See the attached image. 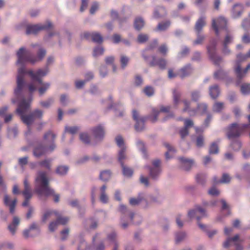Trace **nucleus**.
Masks as SVG:
<instances>
[{"label": "nucleus", "mask_w": 250, "mask_h": 250, "mask_svg": "<svg viewBox=\"0 0 250 250\" xmlns=\"http://www.w3.org/2000/svg\"><path fill=\"white\" fill-rule=\"evenodd\" d=\"M206 175L203 173H200L196 175V180L198 183L203 185L206 181Z\"/></svg>", "instance_id": "49"}, {"label": "nucleus", "mask_w": 250, "mask_h": 250, "mask_svg": "<svg viewBox=\"0 0 250 250\" xmlns=\"http://www.w3.org/2000/svg\"><path fill=\"white\" fill-rule=\"evenodd\" d=\"M56 135L51 131H49L44 135V140L45 146L43 147L42 146H36L33 151V154L35 157L39 158L43 155L46 152H51L53 151L56 146L54 144V140Z\"/></svg>", "instance_id": "4"}, {"label": "nucleus", "mask_w": 250, "mask_h": 250, "mask_svg": "<svg viewBox=\"0 0 250 250\" xmlns=\"http://www.w3.org/2000/svg\"><path fill=\"white\" fill-rule=\"evenodd\" d=\"M56 220L59 224L65 225L69 221V218L66 217H61L59 213L58 212V216L56 217Z\"/></svg>", "instance_id": "54"}, {"label": "nucleus", "mask_w": 250, "mask_h": 250, "mask_svg": "<svg viewBox=\"0 0 250 250\" xmlns=\"http://www.w3.org/2000/svg\"><path fill=\"white\" fill-rule=\"evenodd\" d=\"M116 142L120 150L118 152V159L121 166L124 165V161L127 159L126 155V147L125 146L124 141L122 137L118 136L116 138Z\"/></svg>", "instance_id": "7"}, {"label": "nucleus", "mask_w": 250, "mask_h": 250, "mask_svg": "<svg viewBox=\"0 0 250 250\" xmlns=\"http://www.w3.org/2000/svg\"><path fill=\"white\" fill-rule=\"evenodd\" d=\"M32 47H38L39 51L37 56L30 54L29 51L24 47H21L16 52L17 60L16 65L18 67L17 76V86L15 89V94L19 96L25 86L24 77L26 73V64L30 63L34 64L41 61L46 55V50L38 44H32Z\"/></svg>", "instance_id": "1"}, {"label": "nucleus", "mask_w": 250, "mask_h": 250, "mask_svg": "<svg viewBox=\"0 0 250 250\" xmlns=\"http://www.w3.org/2000/svg\"><path fill=\"white\" fill-rule=\"evenodd\" d=\"M205 24L206 17L204 16L201 17L197 21L195 26V31L198 34H199Z\"/></svg>", "instance_id": "27"}, {"label": "nucleus", "mask_w": 250, "mask_h": 250, "mask_svg": "<svg viewBox=\"0 0 250 250\" xmlns=\"http://www.w3.org/2000/svg\"><path fill=\"white\" fill-rule=\"evenodd\" d=\"M241 146V144L240 142L238 141H236L232 142L231 144L230 147L231 149L234 150H239Z\"/></svg>", "instance_id": "59"}, {"label": "nucleus", "mask_w": 250, "mask_h": 250, "mask_svg": "<svg viewBox=\"0 0 250 250\" xmlns=\"http://www.w3.org/2000/svg\"><path fill=\"white\" fill-rule=\"evenodd\" d=\"M148 39V36L146 34H140L138 35L137 42L139 43H143L146 42Z\"/></svg>", "instance_id": "57"}, {"label": "nucleus", "mask_w": 250, "mask_h": 250, "mask_svg": "<svg viewBox=\"0 0 250 250\" xmlns=\"http://www.w3.org/2000/svg\"><path fill=\"white\" fill-rule=\"evenodd\" d=\"M18 134V129L17 127L12 128L8 129V136L10 138L15 137Z\"/></svg>", "instance_id": "51"}, {"label": "nucleus", "mask_w": 250, "mask_h": 250, "mask_svg": "<svg viewBox=\"0 0 250 250\" xmlns=\"http://www.w3.org/2000/svg\"><path fill=\"white\" fill-rule=\"evenodd\" d=\"M82 37L87 40L91 39L93 42L101 43L103 42V38L101 35L97 32H84Z\"/></svg>", "instance_id": "13"}, {"label": "nucleus", "mask_w": 250, "mask_h": 250, "mask_svg": "<svg viewBox=\"0 0 250 250\" xmlns=\"http://www.w3.org/2000/svg\"><path fill=\"white\" fill-rule=\"evenodd\" d=\"M248 127V125H238L236 123H233L230 125L227 129V135L229 139L238 137L244 129Z\"/></svg>", "instance_id": "6"}, {"label": "nucleus", "mask_w": 250, "mask_h": 250, "mask_svg": "<svg viewBox=\"0 0 250 250\" xmlns=\"http://www.w3.org/2000/svg\"><path fill=\"white\" fill-rule=\"evenodd\" d=\"M35 85L37 86V89H38L40 96H42L49 89L50 83H43L42 81L41 83H39L35 82Z\"/></svg>", "instance_id": "22"}, {"label": "nucleus", "mask_w": 250, "mask_h": 250, "mask_svg": "<svg viewBox=\"0 0 250 250\" xmlns=\"http://www.w3.org/2000/svg\"><path fill=\"white\" fill-rule=\"evenodd\" d=\"M187 237L185 232L179 231L175 234V241L176 244H179L184 241Z\"/></svg>", "instance_id": "34"}, {"label": "nucleus", "mask_w": 250, "mask_h": 250, "mask_svg": "<svg viewBox=\"0 0 250 250\" xmlns=\"http://www.w3.org/2000/svg\"><path fill=\"white\" fill-rule=\"evenodd\" d=\"M68 168L66 166H59L56 169L57 173L60 175L65 174L68 171Z\"/></svg>", "instance_id": "53"}, {"label": "nucleus", "mask_w": 250, "mask_h": 250, "mask_svg": "<svg viewBox=\"0 0 250 250\" xmlns=\"http://www.w3.org/2000/svg\"><path fill=\"white\" fill-rule=\"evenodd\" d=\"M243 10V6L239 4H235L232 8V17L234 18H238Z\"/></svg>", "instance_id": "28"}, {"label": "nucleus", "mask_w": 250, "mask_h": 250, "mask_svg": "<svg viewBox=\"0 0 250 250\" xmlns=\"http://www.w3.org/2000/svg\"><path fill=\"white\" fill-rule=\"evenodd\" d=\"M23 236L25 238H28L34 236L35 235L32 233V231L30 230L29 229H24L22 232Z\"/></svg>", "instance_id": "63"}, {"label": "nucleus", "mask_w": 250, "mask_h": 250, "mask_svg": "<svg viewBox=\"0 0 250 250\" xmlns=\"http://www.w3.org/2000/svg\"><path fill=\"white\" fill-rule=\"evenodd\" d=\"M92 134L95 139H101L104 136V130L101 125H98L92 129Z\"/></svg>", "instance_id": "25"}, {"label": "nucleus", "mask_w": 250, "mask_h": 250, "mask_svg": "<svg viewBox=\"0 0 250 250\" xmlns=\"http://www.w3.org/2000/svg\"><path fill=\"white\" fill-rule=\"evenodd\" d=\"M224 108V104L222 102H215L212 106V110L214 112H220Z\"/></svg>", "instance_id": "38"}, {"label": "nucleus", "mask_w": 250, "mask_h": 250, "mask_svg": "<svg viewBox=\"0 0 250 250\" xmlns=\"http://www.w3.org/2000/svg\"><path fill=\"white\" fill-rule=\"evenodd\" d=\"M104 49L102 47H97L94 49L93 56L95 57H98L104 53Z\"/></svg>", "instance_id": "56"}, {"label": "nucleus", "mask_w": 250, "mask_h": 250, "mask_svg": "<svg viewBox=\"0 0 250 250\" xmlns=\"http://www.w3.org/2000/svg\"><path fill=\"white\" fill-rule=\"evenodd\" d=\"M205 216V210L200 207H196L194 209L190 210L188 212V217L190 219L195 218L197 220H199L201 218Z\"/></svg>", "instance_id": "12"}, {"label": "nucleus", "mask_w": 250, "mask_h": 250, "mask_svg": "<svg viewBox=\"0 0 250 250\" xmlns=\"http://www.w3.org/2000/svg\"><path fill=\"white\" fill-rule=\"evenodd\" d=\"M250 69V63L248 64L247 67L243 70H241L240 65H238L235 68V72L238 78L243 77L247 73L248 70Z\"/></svg>", "instance_id": "33"}, {"label": "nucleus", "mask_w": 250, "mask_h": 250, "mask_svg": "<svg viewBox=\"0 0 250 250\" xmlns=\"http://www.w3.org/2000/svg\"><path fill=\"white\" fill-rule=\"evenodd\" d=\"M231 180V177L230 176L227 174L224 173L222 175V179L219 181H216V179H214V182L216 183H229Z\"/></svg>", "instance_id": "41"}, {"label": "nucleus", "mask_w": 250, "mask_h": 250, "mask_svg": "<svg viewBox=\"0 0 250 250\" xmlns=\"http://www.w3.org/2000/svg\"><path fill=\"white\" fill-rule=\"evenodd\" d=\"M51 26V24L49 21L42 24L29 25L26 27V33L27 34H35L40 31L48 29Z\"/></svg>", "instance_id": "9"}, {"label": "nucleus", "mask_w": 250, "mask_h": 250, "mask_svg": "<svg viewBox=\"0 0 250 250\" xmlns=\"http://www.w3.org/2000/svg\"><path fill=\"white\" fill-rule=\"evenodd\" d=\"M183 103L184 105L183 111V112H188L190 116L194 115L196 113V111L193 109H190L189 107L190 102L188 100H183Z\"/></svg>", "instance_id": "32"}, {"label": "nucleus", "mask_w": 250, "mask_h": 250, "mask_svg": "<svg viewBox=\"0 0 250 250\" xmlns=\"http://www.w3.org/2000/svg\"><path fill=\"white\" fill-rule=\"evenodd\" d=\"M243 240L240 238L239 235H236L233 237L228 238L224 243V247L227 248L232 246H235L236 250H242L243 247L241 244Z\"/></svg>", "instance_id": "8"}, {"label": "nucleus", "mask_w": 250, "mask_h": 250, "mask_svg": "<svg viewBox=\"0 0 250 250\" xmlns=\"http://www.w3.org/2000/svg\"><path fill=\"white\" fill-rule=\"evenodd\" d=\"M28 157L25 156L23 157L20 158L18 159V164L22 167L25 166L28 163Z\"/></svg>", "instance_id": "62"}, {"label": "nucleus", "mask_w": 250, "mask_h": 250, "mask_svg": "<svg viewBox=\"0 0 250 250\" xmlns=\"http://www.w3.org/2000/svg\"><path fill=\"white\" fill-rule=\"evenodd\" d=\"M132 116L134 120L136 121L135 125V129L137 131H141L144 128V123L145 119L144 118L140 117L138 112L133 110L132 111Z\"/></svg>", "instance_id": "14"}, {"label": "nucleus", "mask_w": 250, "mask_h": 250, "mask_svg": "<svg viewBox=\"0 0 250 250\" xmlns=\"http://www.w3.org/2000/svg\"><path fill=\"white\" fill-rule=\"evenodd\" d=\"M209 93L212 99H216L220 94V89L218 86L215 84L210 86L209 88Z\"/></svg>", "instance_id": "26"}, {"label": "nucleus", "mask_w": 250, "mask_h": 250, "mask_svg": "<svg viewBox=\"0 0 250 250\" xmlns=\"http://www.w3.org/2000/svg\"><path fill=\"white\" fill-rule=\"evenodd\" d=\"M106 189V187L105 185H103L100 188V200L102 203L104 204L107 203L108 201V197L105 193Z\"/></svg>", "instance_id": "35"}, {"label": "nucleus", "mask_w": 250, "mask_h": 250, "mask_svg": "<svg viewBox=\"0 0 250 250\" xmlns=\"http://www.w3.org/2000/svg\"><path fill=\"white\" fill-rule=\"evenodd\" d=\"M104 242L106 245L113 244L114 245L113 250H117V233L115 231L111 232L107 235L106 239Z\"/></svg>", "instance_id": "16"}, {"label": "nucleus", "mask_w": 250, "mask_h": 250, "mask_svg": "<svg viewBox=\"0 0 250 250\" xmlns=\"http://www.w3.org/2000/svg\"><path fill=\"white\" fill-rule=\"evenodd\" d=\"M80 139L83 143L87 144L90 142V139L86 133H82L80 134Z\"/></svg>", "instance_id": "52"}, {"label": "nucleus", "mask_w": 250, "mask_h": 250, "mask_svg": "<svg viewBox=\"0 0 250 250\" xmlns=\"http://www.w3.org/2000/svg\"><path fill=\"white\" fill-rule=\"evenodd\" d=\"M217 44V41L215 40H213L211 41L210 44L208 46L207 49L208 52L210 59L216 64L221 61V58L217 56L216 51V46Z\"/></svg>", "instance_id": "11"}, {"label": "nucleus", "mask_w": 250, "mask_h": 250, "mask_svg": "<svg viewBox=\"0 0 250 250\" xmlns=\"http://www.w3.org/2000/svg\"><path fill=\"white\" fill-rule=\"evenodd\" d=\"M165 146L167 149V151L166 152V157L167 159H169L171 157L169 155L174 153L175 149L168 143H165Z\"/></svg>", "instance_id": "46"}, {"label": "nucleus", "mask_w": 250, "mask_h": 250, "mask_svg": "<svg viewBox=\"0 0 250 250\" xmlns=\"http://www.w3.org/2000/svg\"><path fill=\"white\" fill-rule=\"evenodd\" d=\"M78 131V127L76 126L68 127L66 126L65 127V131L69 132L70 134L73 135L77 132Z\"/></svg>", "instance_id": "64"}, {"label": "nucleus", "mask_w": 250, "mask_h": 250, "mask_svg": "<svg viewBox=\"0 0 250 250\" xmlns=\"http://www.w3.org/2000/svg\"><path fill=\"white\" fill-rule=\"evenodd\" d=\"M170 25V22L169 21L165 22H162L158 24L156 31H163L167 29Z\"/></svg>", "instance_id": "36"}, {"label": "nucleus", "mask_w": 250, "mask_h": 250, "mask_svg": "<svg viewBox=\"0 0 250 250\" xmlns=\"http://www.w3.org/2000/svg\"><path fill=\"white\" fill-rule=\"evenodd\" d=\"M145 25L144 20L141 17L136 18L134 21V27L136 29L140 30Z\"/></svg>", "instance_id": "37"}, {"label": "nucleus", "mask_w": 250, "mask_h": 250, "mask_svg": "<svg viewBox=\"0 0 250 250\" xmlns=\"http://www.w3.org/2000/svg\"><path fill=\"white\" fill-rule=\"evenodd\" d=\"M20 223V219L18 216H13L12 222L8 226V230L12 235L16 234Z\"/></svg>", "instance_id": "18"}, {"label": "nucleus", "mask_w": 250, "mask_h": 250, "mask_svg": "<svg viewBox=\"0 0 250 250\" xmlns=\"http://www.w3.org/2000/svg\"><path fill=\"white\" fill-rule=\"evenodd\" d=\"M167 62L164 59H157L155 57H152V60L150 62L152 66L157 65L160 68L164 69L166 68Z\"/></svg>", "instance_id": "23"}, {"label": "nucleus", "mask_w": 250, "mask_h": 250, "mask_svg": "<svg viewBox=\"0 0 250 250\" xmlns=\"http://www.w3.org/2000/svg\"><path fill=\"white\" fill-rule=\"evenodd\" d=\"M35 191L40 198L53 196L55 202L59 201L60 196L55 194L54 190L49 187V179L44 172H38L35 180Z\"/></svg>", "instance_id": "3"}, {"label": "nucleus", "mask_w": 250, "mask_h": 250, "mask_svg": "<svg viewBox=\"0 0 250 250\" xmlns=\"http://www.w3.org/2000/svg\"><path fill=\"white\" fill-rule=\"evenodd\" d=\"M241 91L243 94H248L250 93V84H243L241 86Z\"/></svg>", "instance_id": "55"}, {"label": "nucleus", "mask_w": 250, "mask_h": 250, "mask_svg": "<svg viewBox=\"0 0 250 250\" xmlns=\"http://www.w3.org/2000/svg\"><path fill=\"white\" fill-rule=\"evenodd\" d=\"M69 229L68 228H65L63 230L61 231V240L62 241L65 240L69 235Z\"/></svg>", "instance_id": "60"}, {"label": "nucleus", "mask_w": 250, "mask_h": 250, "mask_svg": "<svg viewBox=\"0 0 250 250\" xmlns=\"http://www.w3.org/2000/svg\"><path fill=\"white\" fill-rule=\"evenodd\" d=\"M24 189L22 193L24 197L27 198H31L33 193L30 187V185L28 182L27 179L25 178L23 181Z\"/></svg>", "instance_id": "21"}, {"label": "nucleus", "mask_w": 250, "mask_h": 250, "mask_svg": "<svg viewBox=\"0 0 250 250\" xmlns=\"http://www.w3.org/2000/svg\"><path fill=\"white\" fill-rule=\"evenodd\" d=\"M54 100L52 98H49L46 101H42L40 102V104L41 106L44 108H48L53 103Z\"/></svg>", "instance_id": "48"}, {"label": "nucleus", "mask_w": 250, "mask_h": 250, "mask_svg": "<svg viewBox=\"0 0 250 250\" xmlns=\"http://www.w3.org/2000/svg\"><path fill=\"white\" fill-rule=\"evenodd\" d=\"M134 214L130 212L128 216H122L121 220V226L123 229H126L132 222Z\"/></svg>", "instance_id": "20"}, {"label": "nucleus", "mask_w": 250, "mask_h": 250, "mask_svg": "<svg viewBox=\"0 0 250 250\" xmlns=\"http://www.w3.org/2000/svg\"><path fill=\"white\" fill-rule=\"evenodd\" d=\"M192 72V69L190 65H187L181 68L179 71V76L183 78Z\"/></svg>", "instance_id": "31"}, {"label": "nucleus", "mask_w": 250, "mask_h": 250, "mask_svg": "<svg viewBox=\"0 0 250 250\" xmlns=\"http://www.w3.org/2000/svg\"><path fill=\"white\" fill-rule=\"evenodd\" d=\"M51 160L45 159L42 161L39 162V166L41 167H44L47 169H50L51 167Z\"/></svg>", "instance_id": "45"}, {"label": "nucleus", "mask_w": 250, "mask_h": 250, "mask_svg": "<svg viewBox=\"0 0 250 250\" xmlns=\"http://www.w3.org/2000/svg\"><path fill=\"white\" fill-rule=\"evenodd\" d=\"M178 159L181 167L185 170H188L194 164V161L192 159L185 157H179Z\"/></svg>", "instance_id": "19"}, {"label": "nucleus", "mask_w": 250, "mask_h": 250, "mask_svg": "<svg viewBox=\"0 0 250 250\" xmlns=\"http://www.w3.org/2000/svg\"><path fill=\"white\" fill-rule=\"evenodd\" d=\"M24 86L22 88L21 92L19 96H16L14 93L15 96L18 100H20L18 107L16 109V112L21 117V121L23 123L28 126L32 125L35 119H41L43 116V111L41 109L37 108L33 110L29 115H25L27 110L29 108L30 104L33 100V97L31 94L29 95L27 99L23 97V90Z\"/></svg>", "instance_id": "2"}, {"label": "nucleus", "mask_w": 250, "mask_h": 250, "mask_svg": "<svg viewBox=\"0 0 250 250\" xmlns=\"http://www.w3.org/2000/svg\"><path fill=\"white\" fill-rule=\"evenodd\" d=\"M219 151L218 146L216 143H212L209 149V153L210 154H217Z\"/></svg>", "instance_id": "47"}, {"label": "nucleus", "mask_w": 250, "mask_h": 250, "mask_svg": "<svg viewBox=\"0 0 250 250\" xmlns=\"http://www.w3.org/2000/svg\"><path fill=\"white\" fill-rule=\"evenodd\" d=\"M218 26L220 28L227 29L226 28L227 21V20L223 17H220L217 20Z\"/></svg>", "instance_id": "43"}, {"label": "nucleus", "mask_w": 250, "mask_h": 250, "mask_svg": "<svg viewBox=\"0 0 250 250\" xmlns=\"http://www.w3.org/2000/svg\"><path fill=\"white\" fill-rule=\"evenodd\" d=\"M138 148L142 151L144 157H146L145 146L144 143L141 140H138L136 142Z\"/></svg>", "instance_id": "50"}, {"label": "nucleus", "mask_w": 250, "mask_h": 250, "mask_svg": "<svg viewBox=\"0 0 250 250\" xmlns=\"http://www.w3.org/2000/svg\"><path fill=\"white\" fill-rule=\"evenodd\" d=\"M59 223L57 220L51 222L48 226V229L50 231L54 232L58 228Z\"/></svg>", "instance_id": "58"}, {"label": "nucleus", "mask_w": 250, "mask_h": 250, "mask_svg": "<svg viewBox=\"0 0 250 250\" xmlns=\"http://www.w3.org/2000/svg\"><path fill=\"white\" fill-rule=\"evenodd\" d=\"M123 168V173L124 176L126 177H131L133 173L132 169L126 167L124 165L121 166Z\"/></svg>", "instance_id": "44"}, {"label": "nucleus", "mask_w": 250, "mask_h": 250, "mask_svg": "<svg viewBox=\"0 0 250 250\" xmlns=\"http://www.w3.org/2000/svg\"><path fill=\"white\" fill-rule=\"evenodd\" d=\"M170 109L171 107L169 106H162L160 110L154 108L152 110V116H150L149 119L151 122H155L157 120V117L160 112H168Z\"/></svg>", "instance_id": "17"}, {"label": "nucleus", "mask_w": 250, "mask_h": 250, "mask_svg": "<svg viewBox=\"0 0 250 250\" xmlns=\"http://www.w3.org/2000/svg\"><path fill=\"white\" fill-rule=\"evenodd\" d=\"M17 202L16 199L11 200L9 196L5 194L4 195L3 203L5 206L9 208V212L11 214H13L15 212V207Z\"/></svg>", "instance_id": "15"}, {"label": "nucleus", "mask_w": 250, "mask_h": 250, "mask_svg": "<svg viewBox=\"0 0 250 250\" xmlns=\"http://www.w3.org/2000/svg\"><path fill=\"white\" fill-rule=\"evenodd\" d=\"M129 61V58L128 57L124 55H122L120 57L121 67L123 69H124L127 65Z\"/></svg>", "instance_id": "40"}, {"label": "nucleus", "mask_w": 250, "mask_h": 250, "mask_svg": "<svg viewBox=\"0 0 250 250\" xmlns=\"http://www.w3.org/2000/svg\"><path fill=\"white\" fill-rule=\"evenodd\" d=\"M204 139L202 136H198L196 140V146L198 147H201L204 146Z\"/></svg>", "instance_id": "61"}, {"label": "nucleus", "mask_w": 250, "mask_h": 250, "mask_svg": "<svg viewBox=\"0 0 250 250\" xmlns=\"http://www.w3.org/2000/svg\"><path fill=\"white\" fill-rule=\"evenodd\" d=\"M26 72L25 75L28 74L32 79V82L28 85V87L29 91L33 92L37 90V86L35 85V82L41 83L42 78L47 74L49 69L47 66H45L44 68L38 69L36 72L32 70H26Z\"/></svg>", "instance_id": "5"}, {"label": "nucleus", "mask_w": 250, "mask_h": 250, "mask_svg": "<svg viewBox=\"0 0 250 250\" xmlns=\"http://www.w3.org/2000/svg\"><path fill=\"white\" fill-rule=\"evenodd\" d=\"M233 35L228 29H226V35L222 42L223 45H228L233 42Z\"/></svg>", "instance_id": "29"}, {"label": "nucleus", "mask_w": 250, "mask_h": 250, "mask_svg": "<svg viewBox=\"0 0 250 250\" xmlns=\"http://www.w3.org/2000/svg\"><path fill=\"white\" fill-rule=\"evenodd\" d=\"M57 216H58L57 211L53 210H48L43 215L42 220L43 222H46L49 219H56Z\"/></svg>", "instance_id": "24"}, {"label": "nucleus", "mask_w": 250, "mask_h": 250, "mask_svg": "<svg viewBox=\"0 0 250 250\" xmlns=\"http://www.w3.org/2000/svg\"><path fill=\"white\" fill-rule=\"evenodd\" d=\"M173 107L177 108L178 104L180 103V99L181 95L179 92H178L176 90H174L173 91Z\"/></svg>", "instance_id": "39"}, {"label": "nucleus", "mask_w": 250, "mask_h": 250, "mask_svg": "<svg viewBox=\"0 0 250 250\" xmlns=\"http://www.w3.org/2000/svg\"><path fill=\"white\" fill-rule=\"evenodd\" d=\"M160 161L159 160H155L152 163V167L146 166V168H148L149 171V176L152 179L157 180L161 174V170L160 167Z\"/></svg>", "instance_id": "10"}, {"label": "nucleus", "mask_w": 250, "mask_h": 250, "mask_svg": "<svg viewBox=\"0 0 250 250\" xmlns=\"http://www.w3.org/2000/svg\"><path fill=\"white\" fill-rule=\"evenodd\" d=\"M75 241L78 243V250H83V248H85V250L90 249V248L87 246L84 240L81 237V236H77L75 238Z\"/></svg>", "instance_id": "30"}, {"label": "nucleus", "mask_w": 250, "mask_h": 250, "mask_svg": "<svg viewBox=\"0 0 250 250\" xmlns=\"http://www.w3.org/2000/svg\"><path fill=\"white\" fill-rule=\"evenodd\" d=\"M100 177L102 180L106 181L110 178L111 173L109 170L103 171L100 173Z\"/></svg>", "instance_id": "42"}]
</instances>
